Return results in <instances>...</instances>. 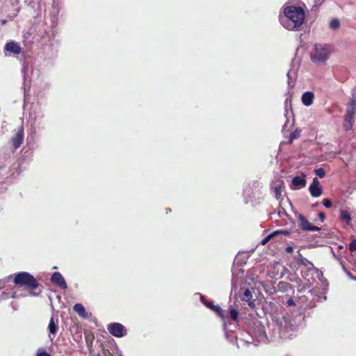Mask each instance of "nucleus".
Wrapping results in <instances>:
<instances>
[{
    "label": "nucleus",
    "instance_id": "f257e3e1",
    "mask_svg": "<svg viewBox=\"0 0 356 356\" xmlns=\"http://www.w3.org/2000/svg\"><path fill=\"white\" fill-rule=\"evenodd\" d=\"M284 14L286 19H282V25L288 30L298 29L305 22V13L299 6H289L284 8Z\"/></svg>",
    "mask_w": 356,
    "mask_h": 356
},
{
    "label": "nucleus",
    "instance_id": "f03ea898",
    "mask_svg": "<svg viewBox=\"0 0 356 356\" xmlns=\"http://www.w3.org/2000/svg\"><path fill=\"white\" fill-rule=\"evenodd\" d=\"M13 283L17 286L26 289L32 296H37L42 293V286L38 281L27 272L15 274Z\"/></svg>",
    "mask_w": 356,
    "mask_h": 356
},
{
    "label": "nucleus",
    "instance_id": "7ed1b4c3",
    "mask_svg": "<svg viewBox=\"0 0 356 356\" xmlns=\"http://www.w3.org/2000/svg\"><path fill=\"white\" fill-rule=\"evenodd\" d=\"M355 113L356 99L355 97H353L350 99L349 104L347 105L346 113L344 115L343 127L345 130L348 131L353 128V124L355 122Z\"/></svg>",
    "mask_w": 356,
    "mask_h": 356
},
{
    "label": "nucleus",
    "instance_id": "20e7f679",
    "mask_svg": "<svg viewBox=\"0 0 356 356\" xmlns=\"http://www.w3.org/2000/svg\"><path fill=\"white\" fill-rule=\"evenodd\" d=\"M330 51L327 47L316 44L314 51L311 54V58L314 63H324L328 58Z\"/></svg>",
    "mask_w": 356,
    "mask_h": 356
},
{
    "label": "nucleus",
    "instance_id": "39448f33",
    "mask_svg": "<svg viewBox=\"0 0 356 356\" xmlns=\"http://www.w3.org/2000/svg\"><path fill=\"white\" fill-rule=\"evenodd\" d=\"M107 330L111 335L118 338L122 337L127 334V329L120 323H111L108 324Z\"/></svg>",
    "mask_w": 356,
    "mask_h": 356
},
{
    "label": "nucleus",
    "instance_id": "423d86ee",
    "mask_svg": "<svg viewBox=\"0 0 356 356\" xmlns=\"http://www.w3.org/2000/svg\"><path fill=\"white\" fill-rule=\"evenodd\" d=\"M24 142V127L20 126L16 131L15 134L10 138V143L13 150L18 149Z\"/></svg>",
    "mask_w": 356,
    "mask_h": 356
},
{
    "label": "nucleus",
    "instance_id": "0eeeda50",
    "mask_svg": "<svg viewBox=\"0 0 356 356\" xmlns=\"http://www.w3.org/2000/svg\"><path fill=\"white\" fill-rule=\"evenodd\" d=\"M298 220L299 227L303 231L314 232L318 231L321 229L320 227L315 225H312L302 214H299L298 216Z\"/></svg>",
    "mask_w": 356,
    "mask_h": 356
},
{
    "label": "nucleus",
    "instance_id": "6e6552de",
    "mask_svg": "<svg viewBox=\"0 0 356 356\" xmlns=\"http://www.w3.org/2000/svg\"><path fill=\"white\" fill-rule=\"evenodd\" d=\"M200 300L207 308L216 312L222 319L224 318L225 314L220 306L215 305L213 302L208 301L203 296H201Z\"/></svg>",
    "mask_w": 356,
    "mask_h": 356
},
{
    "label": "nucleus",
    "instance_id": "1a4fd4ad",
    "mask_svg": "<svg viewBox=\"0 0 356 356\" xmlns=\"http://www.w3.org/2000/svg\"><path fill=\"white\" fill-rule=\"evenodd\" d=\"M311 195L314 197H318L323 193L322 188L320 186V182L316 177L314 178L312 184L309 187Z\"/></svg>",
    "mask_w": 356,
    "mask_h": 356
},
{
    "label": "nucleus",
    "instance_id": "9d476101",
    "mask_svg": "<svg viewBox=\"0 0 356 356\" xmlns=\"http://www.w3.org/2000/svg\"><path fill=\"white\" fill-rule=\"evenodd\" d=\"M4 51H8L14 55H18L22 52V48L19 44L15 41H9L4 46Z\"/></svg>",
    "mask_w": 356,
    "mask_h": 356
},
{
    "label": "nucleus",
    "instance_id": "9b49d317",
    "mask_svg": "<svg viewBox=\"0 0 356 356\" xmlns=\"http://www.w3.org/2000/svg\"><path fill=\"white\" fill-rule=\"evenodd\" d=\"M51 281L52 283L58 285L62 289H66L67 288V285L65 281L64 277L59 272H54L52 274Z\"/></svg>",
    "mask_w": 356,
    "mask_h": 356
},
{
    "label": "nucleus",
    "instance_id": "f8f14e48",
    "mask_svg": "<svg viewBox=\"0 0 356 356\" xmlns=\"http://www.w3.org/2000/svg\"><path fill=\"white\" fill-rule=\"evenodd\" d=\"M314 99V95L312 92H305L302 95V102L306 106H309L312 104Z\"/></svg>",
    "mask_w": 356,
    "mask_h": 356
},
{
    "label": "nucleus",
    "instance_id": "ddd939ff",
    "mask_svg": "<svg viewBox=\"0 0 356 356\" xmlns=\"http://www.w3.org/2000/svg\"><path fill=\"white\" fill-rule=\"evenodd\" d=\"M305 176H296L292 179V184L296 188H303L306 186Z\"/></svg>",
    "mask_w": 356,
    "mask_h": 356
},
{
    "label": "nucleus",
    "instance_id": "4468645a",
    "mask_svg": "<svg viewBox=\"0 0 356 356\" xmlns=\"http://www.w3.org/2000/svg\"><path fill=\"white\" fill-rule=\"evenodd\" d=\"M339 218L343 221L346 225H350L352 218L350 212L348 210H341L339 212Z\"/></svg>",
    "mask_w": 356,
    "mask_h": 356
},
{
    "label": "nucleus",
    "instance_id": "2eb2a0df",
    "mask_svg": "<svg viewBox=\"0 0 356 356\" xmlns=\"http://www.w3.org/2000/svg\"><path fill=\"white\" fill-rule=\"evenodd\" d=\"M73 310L82 318H86V312L82 304L76 303L73 306Z\"/></svg>",
    "mask_w": 356,
    "mask_h": 356
},
{
    "label": "nucleus",
    "instance_id": "dca6fc26",
    "mask_svg": "<svg viewBox=\"0 0 356 356\" xmlns=\"http://www.w3.org/2000/svg\"><path fill=\"white\" fill-rule=\"evenodd\" d=\"M48 330L50 334H56L58 330V321L55 322L54 317H51L48 325Z\"/></svg>",
    "mask_w": 356,
    "mask_h": 356
},
{
    "label": "nucleus",
    "instance_id": "f3484780",
    "mask_svg": "<svg viewBox=\"0 0 356 356\" xmlns=\"http://www.w3.org/2000/svg\"><path fill=\"white\" fill-rule=\"evenodd\" d=\"M252 298V293L249 289H245L243 293V296L242 300L245 302H248V305L251 307H253L254 306V303L251 301V299Z\"/></svg>",
    "mask_w": 356,
    "mask_h": 356
},
{
    "label": "nucleus",
    "instance_id": "a211bd4d",
    "mask_svg": "<svg viewBox=\"0 0 356 356\" xmlns=\"http://www.w3.org/2000/svg\"><path fill=\"white\" fill-rule=\"evenodd\" d=\"M229 318L234 322L238 321V310L230 308L229 309Z\"/></svg>",
    "mask_w": 356,
    "mask_h": 356
},
{
    "label": "nucleus",
    "instance_id": "6ab92c4d",
    "mask_svg": "<svg viewBox=\"0 0 356 356\" xmlns=\"http://www.w3.org/2000/svg\"><path fill=\"white\" fill-rule=\"evenodd\" d=\"M300 130L296 129L289 136V143H291L293 140L298 138L300 137Z\"/></svg>",
    "mask_w": 356,
    "mask_h": 356
},
{
    "label": "nucleus",
    "instance_id": "aec40b11",
    "mask_svg": "<svg viewBox=\"0 0 356 356\" xmlns=\"http://www.w3.org/2000/svg\"><path fill=\"white\" fill-rule=\"evenodd\" d=\"M340 26V22L338 19H332L330 22V27L332 29H337Z\"/></svg>",
    "mask_w": 356,
    "mask_h": 356
},
{
    "label": "nucleus",
    "instance_id": "412c9836",
    "mask_svg": "<svg viewBox=\"0 0 356 356\" xmlns=\"http://www.w3.org/2000/svg\"><path fill=\"white\" fill-rule=\"evenodd\" d=\"M277 233H278V232H274L268 234L267 236H266L264 238L262 239L261 243L262 245H266Z\"/></svg>",
    "mask_w": 356,
    "mask_h": 356
},
{
    "label": "nucleus",
    "instance_id": "4be33fe9",
    "mask_svg": "<svg viewBox=\"0 0 356 356\" xmlns=\"http://www.w3.org/2000/svg\"><path fill=\"white\" fill-rule=\"evenodd\" d=\"M315 174L320 178H323L325 176V171L323 168H319L315 170Z\"/></svg>",
    "mask_w": 356,
    "mask_h": 356
},
{
    "label": "nucleus",
    "instance_id": "5701e85b",
    "mask_svg": "<svg viewBox=\"0 0 356 356\" xmlns=\"http://www.w3.org/2000/svg\"><path fill=\"white\" fill-rule=\"evenodd\" d=\"M278 286L284 290H287L289 288H291V286L289 283L285 282H280L278 284Z\"/></svg>",
    "mask_w": 356,
    "mask_h": 356
},
{
    "label": "nucleus",
    "instance_id": "b1692460",
    "mask_svg": "<svg viewBox=\"0 0 356 356\" xmlns=\"http://www.w3.org/2000/svg\"><path fill=\"white\" fill-rule=\"evenodd\" d=\"M298 264L304 266H307L309 264H312L306 258L301 257L298 259Z\"/></svg>",
    "mask_w": 356,
    "mask_h": 356
},
{
    "label": "nucleus",
    "instance_id": "393cba45",
    "mask_svg": "<svg viewBox=\"0 0 356 356\" xmlns=\"http://www.w3.org/2000/svg\"><path fill=\"white\" fill-rule=\"evenodd\" d=\"M323 204L324 207L326 208H330L332 204L331 200L329 199H324L323 200Z\"/></svg>",
    "mask_w": 356,
    "mask_h": 356
},
{
    "label": "nucleus",
    "instance_id": "a878e982",
    "mask_svg": "<svg viewBox=\"0 0 356 356\" xmlns=\"http://www.w3.org/2000/svg\"><path fill=\"white\" fill-rule=\"evenodd\" d=\"M275 192L276 198L278 199L279 197L281 195L282 186H276L275 188Z\"/></svg>",
    "mask_w": 356,
    "mask_h": 356
},
{
    "label": "nucleus",
    "instance_id": "bb28decb",
    "mask_svg": "<svg viewBox=\"0 0 356 356\" xmlns=\"http://www.w3.org/2000/svg\"><path fill=\"white\" fill-rule=\"evenodd\" d=\"M350 251H354L356 250V240H354L353 241L350 243Z\"/></svg>",
    "mask_w": 356,
    "mask_h": 356
},
{
    "label": "nucleus",
    "instance_id": "cd10ccee",
    "mask_svg": "<svg viewBox=\"0 0 356 356\" xmlns=\"http://www.w3.org/2000/svg\"><path fill=\"white\" fill-rule=\"evenodd\" d=\"M318 218H320L321 222H323L325 219V214L323 212H320L318 213Z\"/></svg>",
    "mask_w": 356,
    "mask_h": 356
},
{
    "label": "nucleus",
    "instance_id": "c85d7f7f",
    "mask_svg": "<svg viewBox=\"0 0 356 356\" xmlns=\"http://www.w3.org/2000/svg\"><path fill=\"white\" fill-rule=\"evenodd\" d=\"M37 356H51L49 353H48L47 351H42L40 353H38L37 354Z\"/></svg>",
    "mask_w": 356,
    "mask_h": 356
},
{
    "label": "nucleus",
    "instance_id": "c756f323",
    "mask_svg": "<svg viewBox=\"0 0 356 356\" xmlns=\"http://www.w3.org/2000/svg\"><path fill=\"white\" fill-rule=\"evenodd\" d=\"M286 305L287 306H292L295 305V302L292 298H290L289 300H287Z\"/></svg>",
    "mask_w": 356,
    "mask_h": 356
},
{
    "label": "nucleus",
    "instance_id": "7c9ffc66",
    "mask_svg": "<svg viewBox=\"0 0 356 356\" xmlns=\"http://www.w3.org/2000/svg\"><path fill=\"white\" fill-rule=\"evenodd\" d=\"M286 250L288 252H292L293 249V248L291 246H289V247L286 248Z\"/></svg>",
    "mask_w": 356,
    "mask_h": 356
},
{
    "label": "nucleus",
    "instance_id": "2f4dec72",
    "mask_svg": "<svg viewBox=\"0 0 356 356\" xmlns=\"http://www.w3.org/2000/svg\"><path fill=\"white\" fill-rule=\"evenodd\" d=\"M289 327H290V330H294V325H291L289 326Z\"/></svg>",
    "mask_w": 356,
    "mask_h": 356
},
{
    "label": "nucleus",
    "instance_id": "473e14b6",
    "mask_svg": "<svg viewBox=\"0 0 356 356\" xmlns=\"http://www.w3.org/2000/svg\"><path fill=\"white\" fill-rule=\"evenodd\" d=\"M6 23V19H2L1 20V24L3 25Z\"/></svg>",
    "mask_w": 356,
    "mask_h": 356
},
{
    "label": "nucleus",
    "instance_id": "72a5a7b5",
    "mask_svg": "<svg viewBox=\"0 0 356 356\" xmlns=\"http://www.w3.org/2000/svg\"><path fill=\"white\" fill-rule=\"evenodd\" d=\"M282 233H284L285 234H288L289 232L287 231L286 232H282Z\"/></svg>",
    "mask_w": 356,
    "mask_h": 356
}]
</instances>
